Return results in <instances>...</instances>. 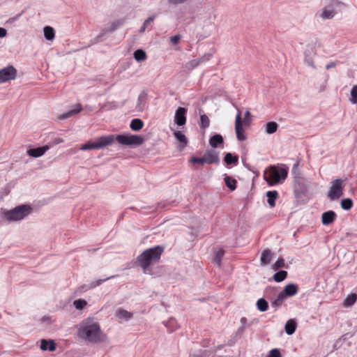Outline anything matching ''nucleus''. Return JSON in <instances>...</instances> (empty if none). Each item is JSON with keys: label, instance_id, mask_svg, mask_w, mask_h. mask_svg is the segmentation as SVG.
Masks as SVG:
<instances>
[{"label": "nucleus", "instance_id": "423d86ee", "mask_svg": "<svg viewBox=\"0 0 357 357\" xmlns=\"http://www.w3.org/2000/svg\"><path fill=\"white\" fill-rule=\"evenodd\" d=\"M344 186L343 181L341 178L332 181L331 186L328 192V197L331 200H336L340 198L343 195Z\"/></svg>", "mask_w": 357, "mask_h": 357}, {"label": "nucleus", "instance_id": "e433bc0d", "mask_svg": "<svg viewBox=\"0 0 357 357\" xmlns=\"http://www.w3.org/2000/svg\"><path fill=\"white\" fill-rule=\"evenodd\" d=\"M115 277H116L115 275H112V276L105 278L104 279H99V280H97L96 281H93L89 284V289H93V288H95V287H96L98 286H100L104 282H105V281H107V280H108L109 279L114 278Z\"/></svg>", "mask_w": 357, "mask_h": 357}, {"label": "nucleus", "instance_id": "5fc2aeb1", "mask_svg": "<svg viewBox=\"0 0 357 357\" xmlns=\"http://www.w3.org/2000/svg\"><path fill=\"white\" fill-rule=\"evenodd\" d=\"M104 36V33H100L99 35H98L95 38H94V41H93V43H98L100 41H101V38L102 37H103Z\"/></svg>", "mask_w": 357, "mask_h": 357}, {"label": "nucleus", "instance_id": "bf43d9fd", "mask_svg": "<svg viewBox=\"0 0 357 357\" xmlns=\"http://www.w3.org/2000/svg\"><path fill=\"white\" fill-rule=\"evenodd\" d=\"M297 168V165H294V167H293V172H294L295 169Z\"/></svg>", "mask_w": 357, "mask_h": 357}, {"label": "nucleus", "instance_id": "4be33fe9", "mask_svg": "<svg viewBox=\"0 0 357 357\" xmlns=\"http://www.w3.org/2000/svg\"><path fill=\"white\" fill-rule=\"evenodd\" d=\"M267 202L269 206L273 208L275 206V200L278 197V192L276 190L268 191L266 192Z\"/></svg>", "mask_w": 357, "mask_h": 357}, {"label": "nucleus", "instance_id": "c03bdc74", "mask_svg": "<svg viewBox=\"0 0 357 357\" xmlns=\"http://www.w3.org/2000/svg\"><path fill=\"white\" fill-rule=\"evenodd\" d=\"M285 265L284 259L283 258H279L275 263L273 264V268L278 270L280 268L284 267Z\"/></svg>", "mask_w": 357, "mask_h": 357}, {"label": "nucleus", "instance_id": "a878e982", "mask_svg": "<svg viewBox=\"0 0 357 357\" xmlns=\"http://www.w3.org/2000/svg\"><path fill=\"white\" fill-rule=\"evenodd\" d=\"M163 324L169 329V331L173 332L178 328V324L175 319L171 318L167 321H164Z\"/></svg>", "mask_w": 357, "mask_h": 357}, {"label": "nucleus", "instance_id": "13d9d810", "mask_svg": "<svg viewBox=\"0 0 357 357\" xmlns=\"http://www.w3.org/2000/svg\"><path fill=\"white\" fill-rule=\"evenodd\" d=\"M63 142V140L62 139H60V138L56 139V144L61 143Z\"/></svg>", "mask_w": 357, "mask_h": 357}, {"label": "nucleus", "instance_id": "bb28decb", "mask_svg": "<svg viewBox=\"0 0 357 357\" xmlns=\"http://www.w3.org/2000/svg\"><path fill=\"white\" fill-rule=\"evenodd\" d=\"M174 135L176 137V139L183 144V148L186 146L188 142L187 137L184 134H183L181 131L178 130L174 132Z\"/></svg>", "mask_w": 357, "mask_h": 357}, {"label": "nucleus", "instance_id": "09e8293b", "mask_svg": "<svg viewBox=\"0 0 357 357\" xmlns=\"http://www.w3.org/2000/svg\"><path fill=\"white\" fill-rule=\"evenodd\" d=\"M188 1V0H167V2L170 5L176 6V5L182 4Z\"/></svg>", "mask_w": 357, "mask_h": 357}, {"label": "nucleus", "instance_id": "7c9ffc66", "mask_svg": "<svg viewBox=\"0 0 357 357\" xmlns=\"http://www.w3.org/2000/svg\"><path fill=\"white\" fill-rule=\"evenodd\" d=\"M116 316L120 319H124L125 320L128 321L132 317V313L124 309H119L116 312Z\"/></svg>", "mask_w": 357, "mask_h": 357}, {"label": "nucleus", "instance_id": "603ef678", "mask_svg": "<svg viewBox=\"0 0 357 357\" xmlns=\"http://www.w3.org/2000/svg\"><path fill=\"white\" fill-rule=\"evenodd\" d=\"M305 61L308 66H312L313 68H316V66H314L313 59L312 58L306 57Z\"/></svg>", "mask_w": 357, "mask_h": 357}, {"label": "nucleus", "instance_id": "a18cd8bd", "mask_svg": "<svg viewBox=\"0 0 357 357\" xmlns=\"http://www.w3.org/2000/svg\"><path fill=\"white\" fill-rule=\"evenodd\" d=\"M266 357H282V356L278 349H273L268 352Z\"/></svg>", "mask_w": 357, "mask_h": 357}, {"label": "nucleus", "instance_id": "1a4fd4ad", "mask_svg": "<svg viewBox=\"0 0 357 357\" xmlns=\"http://www.w3.org/2000/svg\"><path fill=\"white\" fill-rule=\"evenodd\" d=\"M235 130L238 140L242 142L246 139V136L244 133V130L243 128L241 112L240 110H238V112L236 116Z\"/></svg>", "mask_w": 357, "mask_h": 357}, {"label": "nucleus", "instance_id": "dca6fc26", "mask_svg": "<svg viewBox=\"0 0 357 357\" xmlns=\"http://www.w3.org/2000/svg\"><path fill=\"white\" fill-rule=\"evenodd\" d=\"M273 253L269 249L264 250L261 255L260 263L261 266H266L270 264L272 260Z\"/></svg>", "mask_w": 357, "mask_h": 357}, {"label": "nucleus", "instance_id": "a19ab883", "mask_svg": "<svg viewBox=\"0 0 357 357\" xmlns=\"http://www.w3.org/2000/svg\"><path fill=\"white\" fill-rule=\"evenodd\" d=\"M86 304V301L83 299L75 300L73 303L74 306L77 310H82Z\"/></svg>", "mask_w": 357, "mask_h": 357}, {"label": "nucleus", "instance_id": "5701e85b", "mask_svg": "<svg viewBox=\"0 0 357 357\" xmlns=\"http://www.w3.org/2000/svg\"><path fill=\"white\" fill-rule=\"evenodd\" d=\"M199 114H200L199 126L202 129L205 130L210 125V119L206 114H201V112H202V110L201 109H199Z\"/></svg>", "mask_w": 357, "mask_h": 357}, {"label": "nucleus", "instance_id": "39448f33", "mask_svg": "<svg viewBox=\"0 0 357 357\" xmlns=\"http://www.w3.org/2000/svg\"><path fill=\"white\" fill-rule=\"evenodd\" d=\"M31 207L27 204L16 206L12 210L4 212V217L8 222H15L23 220L31 212Z\"/></svg>", "mask_w": 357, "mask_h": 357}, {"label": "nucleus", "instance_id": "f3484780", "mask_svg": "<svg viewBox=\"0 0 357 357\" xmlns=\"http://www.w3.org/2000/svg\"><path fill=\"white\" fill-rule=\"evenodd\" d=\"M82 105L80 104H77L75 106V108L69 110L68 112L63 113L59 116V120H63L68 118L71 117L72 116L78 114L82 111Z\"/></svg>", "mask_w": 357, "mask_h": 357}, {"label": "nucleus", "instance_id": "de8ad7c7", "mask_svg": "<svg viewBox=\"0 0 357 357\" xmlns=\"http://www.w3.org/2000/svg\"><path fill=\"white\" fill-rule=\"evenodd\" d=\"M123 23V20H116L112 23V26L110 28V31H114L118 26L122 25Z\"/></svg>", "mask_w": 357, "mask_h": 357}, {"label": "nucleus", "instance_id": "4d7b16f0", "mask_svg": "<svg viewBox=\"0 0 357 357\" xmlns=\"http://www.w3.org/2000/svg\"><path fill=\"white\" fill-rule=\"evenodd\" d=\"M336 66V63L335 62H330L329 63H328L326 66V68L327 70L330 69V68H335Z\"/></svg>", "mask_w": 357, "mask_h": 357}, {"label": "nucleus", "instance_id": "a211bd4d", "mask_svg": "<svg viewBox=\"0 0 357 357\" xmlns=\"http://www.w3.org/2000/svg\"><path fill=\"white\" fill-rule=\"evenodd\" d=\"M40 349L43 351L49 350L54 351L56 350V344L53 340H41Z\"/></svg>", "mask_w": 357, "mask_h": 357}, {"label": "nucleus", "instance_id": "412c9836", "mask_svg": "<svg viewBox=\"0 0 357 357\" xmlns=\"http://www.w3.org/2000/svg\"><path fill=\"white\" fill-rule=\"evenodd\" d=\"M224 162L227 165H236L238 162V156L227 153L224 157Z\"/></svg>", "mask_w": 357, "mask_h": 357}, {"label": "nucleus", "instance_id": "6ab92c4d", "mask_svg": "<svg viewBox=\"0 0 357 357\" xmlns=\"http://www.w3.org/2000/svg\"><path fill=\"white\" fill-rule=\"evenodd\" d=\"M209 59V56L204 55L200 58L195 59L190 61L187 65L189 66V68L194 69L195 68L199 66L202 63L208 61Z\"/></svg>", "mask_w": 357, "mask_h": 357}, {"label": "nucleus", "instance_id": "f257e3e1", "mask_svg": "<svg viewBox=\"0 0 357 357\" xmlns=\"http://www.w3.org/2000/svg\"><path fill=\"white\" fill-rule=\"evenodd\" d=\"M116 141L119 144L129 146H137L142 145L144 139L140 135H108L101 136L94 142H88L83 144L80 149L82 151H87L92 149H100L107 146H109Z\"/></svg>", "mask_w": 357, "mask_h": 357}, {"label": "nucleus", "instance_id": "79ce46f5", "mask_svg": "<svg viewBox=\"0 0 357 357\" xmlns=\"http://www.w3.org/2000/svg\"><path fill=\"white\" fill-rule=\"evenodd\" d=\"M155 19V16L154 15H152V16H150L149 17H148L144 22L143 25L142 26V27L140 28V32H144L146 29L147 28L148 25L153 22Z\"/></svg>", "mask_w": 357, "mask_h": 357}, {"label": "nucleus", "instance_id": "9b49d317", "mask_svg": "<svg viewBox=\"0 0 357 357\" xmlns=\"http://www.w3.org/2000/svg\"><path fill=\"white\" fill-rule=\"evenodd\" d=\"M187 110L184 107H178L175 113L174 121L178 126H183L186 122L185 114Z\"/></svg>", "mask_w": 357, "mask_h": 357}, {"label": "nucleus", "instance_id": "ddd939ff", "mask_svg": "<svg viewBox=\"0 0 357 357\" xmlns=\"http://www.w3.org/2000/svg\"><path fill=\"white\" fill-rule=\"evenodd\" d=\"M48 149L49 146L47 145L37 148H33L27 151V154L33 158H38L44 155Z\"/></svg>", "mask_w": 357, "mask_h": 357}, {"label": "nucleus", "instance_id": "393cba45", "mask_svg": "<svg viewBox=\"0 0 357 357\" xmlns=\"http://www.w3.org/2000/svg\"><path fill=\"white\" fill-rule=\"evenodd\" d=\"M296 329V323L293 319H289L285 324V331L288 335H292Z\"/></svg>", "mask_w": 357, "mask_h": 357}, {"label": "nucleus", "instance_id": "aec40b11", "mask_svg": "<svg viewBox=\"0 0 357 357\" xmlns=\"http://www.w3.org/2000/svg\"><path fill=\"white\" fill-rule=\"evenodd\" d=\"M224 142L223 137L220 134H215L209 139V144L211 147L217 148Z\"/></svg>", "mask_w": 357, "mask_h": 357}, {"label": "nucleus", "instance_id": "49530a36", "mask_svg": "<svg viewBox=\"0 0 357 357\" xmlns=\"http://www.w3.org/2000/svg\"><path fill=\"white\" fill-rule=\"evenodd\" d=\"M190 162L194 163V164H196V163H198V164H202V165H204L205 164V160H204V157H202V158H197V157H192L190 158Z\"/></svg>", "mask_w": 357, "mask_h": 357}, {"label": "nucleus", "instance_id": "473e14b6", "mask_svg": "<svg viewBox=\"0 0 357 357\" xmlns=\"http://www.w3.org/2000/svg\"><path fill=\"white\" fill-rule=\"evenodd\" d=\"M45 38L48 40H52L54 38L55 32L52 27L47 26L44 28Z\"/></svg>", "mask_w": 357, "mask_h": 357}, {"label": "nucleus", "instance_id": "c756f323", "mask_svg": "<svg viewBox=\"0 0 357 357\" xmlns=\"http://www.w3.org/2000/svg\"><path fill=\"white\" fill-rule=\"evenodd\" d=\"M257 308L260 312H266L268 309V303L264 298H259L257 301Z\"/></svg>", "mask_w": 357, "mask_h": 357}, {"label": "nucleus", "instance_id": "c9c22d12", "mask_svg": "<svg viewBox=\"0 0 357 357\" xmlns=\"http://www.w3.org/2000/svg\"><path fill=\"white\" fill-rule=\"evenodd\" d=\"M357 300V296L355 294H351L347 296L344 301V306H351L355 303Z\"/></svg>", "mask_w": 357, "mask_h": 357}, {"label": "nucleus", "instance_id": "0eeeda50", "mask_svg": "<svg viewBox=\"0 0 357 357\" xmlns=\"http://www.w3.org/2000/svg\"><path fill=\"white\" fill-rule=\"evenodd\" d=\"M340 2L337 0H329L328 4L324 8L320 17L323 20H331L333 18L336 14L335 8H337Z\"/></svg>", "mask_w": 357, "mask_h": 357}, {"label": "nucleus", "instance_id": "f8f14e48", "mask_svg": "<svg viewBox=\"0 0 357 357\" xmlns=\"http://www.w3.org/2000/svg\"><path fill=\"white\" fill-rule=\"evenodd\" d=\"M148 94L146 91H142L137 98L136 108L138 111L142 112L147 106Z\"/></svg>", "mask_w": 357, "mask_h": 357}, {"label": "nucleus", "instance_id": "4c0bfd02", "mask_svg": "<svg viewBox=\"0 0 357 357\" xmlns=\"http://www.w3.org/2000/svg\"><path fill=\"white\" fill-rule=\"evenodd\" d=\"M349 100L353 105L357 104V84L352 87Z\"/></svg>", "mask_w": 357, "mask_h": 357}, {"label": "nucleus", "instance_id": "3c124183", "mask_svg": "<svg viewBox=\"0 0 357 357\" xmlns=\"http://www.w3.org/2000/svg\"><path fill=\"white\" fill-rule=\"evenodd\" d=\"M276 289L275 287L268 286L265 289V295L267 296L268 294H275Z\"/></svg>", "mask_w": 357, "mask_h": 357}, {"label": "nucleus", "instance_id": "b1692460", "mask_svg": "<svg viewBox=\"0 0 357 357\" xmlns=\"http://www.w3.org/2000/svg\"><path fill=\"white\" fill-rule=\"evenodd\" d=\"M144 126L143 121L139 119H134L131 121L130 128L134 131L140 130Z\"/></svg>", "mask_w": 357, "mask_h": 357}, {"label": "nucleus", "instance_id": "4468645a", "mask_svg": "<svg viewBox=\"0 0 357 357\" xmlns=\"http://www.w3.org/2000/svg\"><path fill=\"white\" fill-rule=\"evenodd\" d=\"M336 218L337 215L333 211H328L322 214L321 222L324 225H328L333 223Z\"/></svg>", "mask_w": 357, "mask_h": 357}, {"label": "nucleus", "instance_id": "37998d69", "mask_svg": "<svg viewBox=\"0 0 357 357\" xmlns=\"http://www.w3.org/2000/svg\"><path fill=\"white\" fill-rule=\"evenodd\" d=\"M251 114L250 111H246L243 118V123L245 126H249L251 123Z\"/></svg>", "mask_w": 357, "mask_h": 357}, {"label": "nucleus", "instance_id": "052dcab7", "mask_svg": "<svg viewBox=\"0 0 357 357\" xmlns=\"http://www.w3.org/2000/svg\"><path fill=\"white\" fill-rule=\"evenodd\" d=\"M190 357H202V356H201L199 355H193V356H192Z\"/></svg>", "mask_w": 357, "mask_h": 357}, {"label": "nucleus", "instance_id": "680f3d73", "mask_svg": "<svg viewBox=\"0 0 357 357\" xmlns=\"http://www.w3.org/2000/svg\"><path fill=\"white\" fill-rule=\"evenodd\" d=\"M299 178L298 176H295L296 180L297 178Z\"/></svg>", "mask_w": 357, "mask_h": 357}, {"label": "nucleus", "instance_id": "20e7f679", "mask_svg": "<svg viewBox=\"0 0 357 357\" xmlns=\"http://www.w3.org/2000/svg\"><path fill=\"white\" fill-rule=\"evenodd\" d=\"M289 168L286 165H271L264 173V178L269 186L283 183L287 177Z\"/></svg>", "mask_w": 357, "mask_h": 357}, {"label": "nucleus", "instance_id": "6e6552de", "mask_svg": "<svg viewBox=\"0 0 357 357\" xmlns=\"http://www.w3.org/2000/svg\"><path fill=\"white\" fill-rule=\"evenodd\" d=\"M17 75L16 69L10 66L0 70V83L14 79Z\"/></svg>", "mask_w": 357, "mask_h": 357}, {"label": "nucleus", "instance_id": "864d4df0", "mask_svg": "<svg viewBox=\"0 0 357 357\" xmlns=\"http://www.w3.org/2000/svg\"><path fill=\"white\" fill-rule=\"evenodd\" d=\"M7 31L3 27H0V38H3L6 36Z\"/></svg>", "mask_w": 357, "mask_h": 357}, {"label": "nucleus", "instance_id": "6e6d98bb", "mask_svg": "<svg viewBox=\"0 0 357 357\" xmlns=\"http://www.w3.org/2000/svg\"><path fill=\"white\" fill-rule=\"evenodd\" d=\"M241 323L243 326H245L247 324V319L245 317H241ZM239 330L243 331V327L240 328Z\"/></svg>", "mask_w": 357, "mask_h": 357}, {"label": "nucleus", "instance_id": "cd10ccee", "mask_svg": "<svg viewBox=\"0 0 357 357\" xmlns=\"http://www.w3.org/2000/svg\"><path fill=\"white\" fill-rule=\"evenodd\" d=\"M224 180L226 186L231 190H234L236 188L237 181L236 179L229 176H226Z\"/></svg>", "mask_w": 357, "mask_h": 357}, {"label": "nucleus", "instance_id": "58836bf2", "mask_svg": "<svg viewBox=\"0 0 357 357\" xmlns=\"http://www.w3.org/2000/svg\"><path fill=\"white\" fill-rule=\"evenodd\" d=\"M134 58L137 61H143V60L146 59V54L144 50H137L134 52Z\"/></svg>", "mask_w": 357, "mask_h": 357}, {"label": "nucleus", "instance_id": "ea45409f", "mask_svg": "<svg viewBox=\"0 0 357 357\" xmlns=\"http://www.w3.org/2000/svg\"><path fill=\"white\" fill-rule=\"evenodd\" d=\"M352 206H353V202L351 199L347 198V199H344L341 201V207L344 210L348 211V210L351 209Z\"/></svg>", "mask_w": 357, "mask_h": 357}, {"label": "nucleus", "instance_id": "2eb2a0df", "mask_svg": "<svg viewBox=\"0 0 357 357\" xmlns=\"http://www.w3.org/2000/svg\"><path fill=\"white\" fill-rule=\"evenodd\" d=\"M298 291V287L295 284H287L284 289L280 291L286 298L291 297L296 295Z\"/></svg>", "mask_w": 357, "mask_h": 357}, {"label": "nucleus", "instance_id": "8fccbe9b", "mask_svg": "<svg viewBox=\"0 0 357 357\" xmlns=\"http://www.w3.org/2000/svg\"><path fill=\"white\" fill-rule=\"evenodd\" d=\"M181 39V36L180 35H175V36H173L170 38V41L174 44V45H176L178 41L180 40Z\"/></svg>", "mask_w": 357, "mask_h": 357}, {"label": "nucleus", "instance_id": "72a5a7b5", "mask_svg": "<svg viewBox=\"0 0 357 357\" xmlns=\"http://www.w3.org/2000/svg\"><path fill=\"white\" fill-rule=\"evenodd\" d=\"M285 298L286 297L281 292H280L278 294L277 298L271 302L272 307H276V308L278 307H280L282 305L283 301L285 299Z\"/></svg>", "mask_w": 357, "mask_h": 357}, {"label": "nucleus", "instance_id": "2f4dec72", "mask_svg": "<svg viewBox=\"0 0 357 357\" xmlns=\"http://www.w3.org/2000/svg\"><path fill=\"white\" fill-rule=\"evenodd\" d=\"M287 277V272L286 271H279L273 275V279L277 282H280L284 280Z\"/></svg>", "mask_w": 357, "mask_h": 357}, {"label": "nucleus", "instance_id": "9d476101", "mask_svg": "<svg viewBox=\"0 0 357 357\" xmlns=\"http://www.w3.org/2000/svg\"><path fill=\"white\" fill-rule=\"evenodd\" d=\"M205 163L208 165L218 164L220 162L219 153L214 149H208L204 154Z\"/></svg>", "mask_w": 357, "mask_h": 357}, {"label": "nucleus", "instance_id": "f704fd0d", "mask_svg": "<svg viewBox=\"0 0 357 357\" xmlns=\"http://www.w3.org/2000/svg\"><path fill=\"white\" fill-rule=\"evenodd\" d=\"M225 255V250L222 249H220L218 251H217L215 254L213 261L218 266H220L222 263V257Z\"/></svg>", "mask_w": 357, "mask_h": 357}, {"label": "nucleus", "instance_id": "7ed1b4c3", "mask_svg": "<svg viewBox=\"0 0 357 357\" xmlns=\"http://www.w3.org/2000/svg\"><path fill=\"white\" fill-rule=\"evenodd\" d=\"M164 252V248L156 245L145 250L137 258V262L142 268L144 273H147L151 265L158 263Z\"/></svg>", "mask_w": 357, "mask_h": 357}, {"label": "nucleus", "instance_id": "f03ea898", "mask_svg": "<svg viewBox=\"0 0 357 357\" xmlns=\"http://www.w3.org/2000/svg\"><path fill=\"white\" fill-rule=\"evenodd\" d=\"M77 333L80 338L91 343H99L106 338V335L100 329V324L91 319L83 321Z\"/></svg>", "mask_w": 357, "mask_h": 357}, {"label": "nucleus", "instance_id": "c85d7f7f", "mask_svg": "<svg viewBox=\"0 0 357 357\" xmlns=\"http://www.w3.org/2000/svg\"><path fill=\"white\" fill-rule=\"evenodd\" d=\"M278 128V124L275 121H270L266 124V132L267 134H273L275 133Z\"/></svg>", "mask_w": 357, "mask_h": 357}]
</instances>
